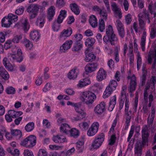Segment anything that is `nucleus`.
<instances>
[{
	"label": "nucleus",
	"mask_w": 156,
	"mask_h": 156,
	"mask_svg": "<svg viewBox=\"0 0 156 156\" xmlns=\"http://www.w3.org/2000/svg\"><path fill=\"white\" fill-rule=\"evenodd\" d=\"M138 20L140 28L141 30H144L141 38L140 45L143 51L145 50V45L147 36L146 32L145 31V22L147 20L148 23H150V17L148 11L146 9H144L143 11L138 15Z\"/></svg>",
	"instance_id": "nucleus-1"
},
{
	"label": "nucleus",
	"mask_w": 156,
	"mask_h": 156,
	"mask_svg": "<svg viewBox=\"0 0 156 156\" xmlns=\"http://www.w3.org/2000/svg\"><path fill=\"white\" fill-rule=\"evenodd\" d=\"M120 98L122 100H125L124 116L126 119L125 123L126 126H128L130 122L132 112L130 110L129 111V96L126 95L125 90H123L122 91Z\"/></svg>",
	"instance_id": "nucleus-2"
},
{
	"label": "nucleus",
	"mask_w": 156,
	"mask_h": 156,
	"mask_svg": "<svg viewBox=\"0 0 156 156\" xmlns=\"http://www.w3.org/2000/svg\"><path fill=\"white\" fill-rule=\"evenodd\" d=\"M106 35L105 36L103 40L104 42L107 44L109 41L111 45H114L115 42L118 41V38L113 30L112 26L109 25L106 30Z\"/></svg>",
	"instance_id": "nucleus-3"
},
{
	"label": "nucleus",
	"mask_w": 156,
	"mask_h": 156,
	"mask_svg": "<svg viewBox=\"0 0 156 156\" xmlns=\"http://www.w3.org/2000/svg\"><path fill=\"white\" fill-rule=\"evenodd\" d=\"M80 98L82 102L88 105L93 103L96 98V96L92 92L87 91L81 93Z\"/></svg>",
	"instance_id": "nucleus-4"
},
{
	"label": "nucleus",
	"mask_w": 156,
	"mask_h": 156,
	"mask_svg": "<svg viewBox=\"0 0 156 156\" xmlns=\"http://www.w3.org/2000/svg\"><path fill=\"white\" fill-rule=\"evenodd\" d=\"M36 143V138L34 135L27 137L21 142V145L26 147L30 148L35 146Z\"/></svg>",
	"instance_id": "nucleus-5"
},
{
	"label": "nucleus",
	"mask_w": 156,
	"mask_h": 156,
	"mask_svg": "<svg viewBox=\"0 0 156 156\" xmlns=\"http://www.w3.org/2000/svg\"><path fill=\"white\" fill-rule=\"evenodd\" d=\"M105 134L103 133L99 134L94 138L91 144L92 147L94 149L99 148L104 140Z\"/></svg>",
	"instance_id": "nucleus-6"
},
{
	"label": "nucleus",
	"mask_w": 156,
	"mask_h": 156,
	"mask_svg": "<svg viewBox=\"0 0 156 156\" xmlns=\"http://www.w3.org/2000/svg\"><path fill=\"white\" fill-rule=\"evenodd\" d=\"M128 73L127 78L130 80L129 91L130 92H132L135 90L136 87V78L134 74L131 75V70L129 69Z\"/></svg>",
	"instance_id": "nucleus-7"
},
{
	"label": "nucleus",
	"mask_w": 156,
	"mask_h": 156,
	"mask_svg": "<svg viewBox=\"0 0 156 156\" xmlns=\"http://www.w3.org/2000/svg\"><path fill=\"white\" fill-rule=\"evenodd\" d=\"M156 83L155 77L154 76H152L151 80L148 81L146 85V87L144 89V99L147 102L148 101V93L149 91V88L151 85H153V87L151 88L153 89Z\"/></svg>",
	"instance_id": "nucleus-8"
},
{
	"label": "nucleus",
	"mask_w": 156,
	"mask_h": 156,
	"mask_svg": "<svg viewBox=\"0 0 156 156\" xmlns=\"http://www.w3.org/2000/svg\"><path fill=\"white\" fill-rule=\"evenodd\" d=\"M75 110L77 114L76 116L74 118L75 120L80 121L85 117L86 114L82 109L81 104H76L75 106Z\"/></svg>",
	"instance_id": "nucleus-9"
},
{
	"label": "nucleus",
	"mask_w": 156,
	"mask_h": 156,
	"mask_svg": "<svg viewBox=\"0 0 156 156\" xmlns=\"http://www.w3.org/2000/svg\"><path fill=\"white\" fill-rule=\"evenodd\" d=\"M41 6L38 5L31 4L27 9V12L30 14V19H33L36 17L37 15L39 9Z\"/></svg>",
	"instance_id": "nucleus-10"
},
{
	"label": "nucleus",
	"mask_w": 156,
	"mask_h": 156,
	"mask_svg": "<svg viewBox=\"0 0 156 156\" xmlns=\"http://www.w3.org/2000/svg\"><path fill=\"white\" fill-rule=\"evenodd\" d=\"M99 127V124L98 122H94L92 124L87 132L89 136H92L96 134L98 132Z\"/></svg>",
	"instance_id": "nucleus-11"
},
{
	"label": "nucleus",
	"mask_w": 156,
	"mask_h": 156,
	"mask_svg": "<svg viewBox=\"0 0 156 156\" xmlns=\"http://www.w3.org/2000/svg\"><path fill=\"white\" fill-rule=\"evenodd\" d=\"M152 59L154 60L152 68H155L156 67V48H154L153 51L151 50L149 52L148 57L147 59L148 63L151 64Z\"/></svg>",
	"instance_id": "nucleus-12"
},
{
	"label": "nucleus",
	"mask_w": 156,
	"mask_h": 156,
	"mask_svg": "<svg viewBox=\"0 0 156 156\" xmlns=\"http://www.w3.org/2000/svg\"><path fill=\"white\" fill-rule=\"evenodd\" d=\"M141 132L142 139V145L143 146L147 145L148 143V137L149 135V134L147 126H144L142 128Z\"/></svg>",
	"instance_id": "nucleus-13"
},
{
	"label": "nucleus",
	"mask_w": 156,
	"mask_h": 156,
	"mask_svg": "<svg viewBox=\"0 0 156 156\" xmlns=\"http://www.w3.org/2000/svg\"><path fill=\"white\" fill-rule=\"evenodd\" d=\"M72 33V29L69 27L67 30H64L61 33L59 37V40L60 41H63L67 38L69 37Z\"/></svg>",
	"instance_id": "nucleus-14"
},
{
	"label": "nucleus",
	"mask_w": 156,
	"mask_h": 156,
	"mask_svg": "<svg viewBox=\"0 0 156 156\" xmlns=\"http://www.w3.org/2000/svg\"><path fill=\"white\" fill-rule=\"evenodd\" d=\"M105 103L104 102H101L95 107L94 112L97 115H101L105 111Z\"/></svg>",
	"instance_id": "nucleus-15"
},
{
	"label": "nucleus",
	"mask_w": 156,
	"mask_h": 156,
	"mask_svg": "<svg viewBox=\"0 0 156 156\" xmlns=\"http://www.w3.org/2000/svg\"><path fill=\"white\" fill-rule=\"evenodd\" d=\"M11 57L13 60L18 62H22L23 59V57L21 50L20 48L18 49L17 54H12Z\"/></svg>",
	"instance_id": "nucleus-16"
},
{
	"label": "nucleus",
	"mask_w": 156,
	"mask_h": 156,
	"mask_svg": "<svg viewBox=\"0 0 156 156\" xmlns=\"http://www.w3.org/2000/svg\"><path fill=\"white\" fill-rule=\"evenodd\" d=\"M53 140L56 143H62L67 142V140L63 135L58 134L54 136Z\"/></svg>",
	"instance_id": "nucleus-17"
},
{
	"label": "nucleus",
	"mask_w": 156,
	"mask_h": 156,
	"mask_svg": "<svg viewBox=\"0 0 156 156\" xmlns=\"http://www.w3.org/2000/svg\"><path fill=\"white\" fill-rule=\"evenodd\" d=\"M73 44V41L71 40L66 41L62 46H61L60 51L61 52H65L66 51L69 49L71 47Z\"/></svg>",
	"instance_id": "nucleus-18"
},
{
	"label": "nucleus",
	"mask_w": 156,
	"mask_h": 156,
	"mask_svg": "<svg viewBox=\"0 0 156 156\" xmlns=\"http://www.w3.org/2000/svg\"><path fill=\"white\" fill-rule=\"evenodd\" d=\"M106 72L104 69H100L97 73L96 78L98 81H101L106 79Z\"/></svg>",
	"instance_id": "nucleus-19"
},
{
	"label": "nucleus",
	"mask_w": 156,
	"mask_h": 156,
	"mask_svg": "<svg viewBox=\"0 0 156 156\" xmlns=\"http://www.w3.org/2000/svg\"><path fill=\"white\" fill-rule=\"evenodd\" d=\"M17 24L21 26L25 31H27L29 28L28 22L27 19H22Z\"/></svg>",
	"instance_id": "nucleus-20"
},
{
	"label": "nucleus",
	"mask_w": 156,
	"mask_h": 156,
	"mask_svg": "<svg viewBox=\"0 0 156 156\" xmlns=\"http://www.w3.org/2000/svg\"><path fill=\"white\" fill-rule=\"evenodd\" d=\"M91 83V81L90 79L88 77H86V78L81 79L77 85V86L79 87H82L84 86H87Z\"/></svg>",
	"instance_id": "nucleus-21"
},
{
	"label": "nucleus",
	"mask_w": 156,
	"mask_h": 156,
	"mask_svg": "<svg viewBox=\"0 0 156 156\" xmlns=\"http://www.w3.org/2000/svg\"><path fill=\"white\" fill-rule=\"evenodd\" d=\"M86 57L85 60L87 62H92L95 60L96 56L92 52H88V49L86 50L85 51Z\"/></svg>",
	"instance_id": "nucleus-22"
},
{
	"label": "nucleus",
	"mask_w": 156,
	"mask_h": 156,
	"mask_svg": "<svg viewBox=\"0 0 156 156\" xmlns=\"http://www.w3.org/2000/svg\"><path fill=\"white\" fill-rule=\"evenodd\" d=\"M79 70L77 69H72L68 73V77L71 80H74L77 76Z\"/></svg>",
	"instance_id": "nucleus-23"
},
{
	"label": "nucleus",
	"mask_w": 156,
	"mask_h": 156,
	"mask_svg": "<svg viewBox=\"0 0 156 156\" xmlns=\"http://www.w3.org/2000/svg\"><path fill=\"white\" fill-rule=\"evenodd\" d=\"M30 37L33 40L37 42L40 37L39 33L37 30H33L30 33Z\"/></svg>",
	"instance_id": "nucleus-24"
},
{
	"label": "nucleus",
	"mask_w": 156,
	"mask_h": 156,
	"mask_svg": "<svg viewBox=\"0 0 156 156\" xmlns=\"http://www.w3.org/2000/svg\"><path fill=\"white\" fill-rule=\"evenodd\" d=\"M70 8L72 11L76 15H79L80 11L79 7L76 3H71L70 4Z\"/></svg>",
	"instance_id": "nucleus-25"
},
{
	"label": "nucleus",
	"mask_w": 156,
	"mask_h": 156,
	"mask_svg": "<svg viewBox=\"0 0 156 156\" xmlns=\"http://www.w3.org/2000/svg\"><path fill=\"white\" fill-rule=\"evenodd\" d=\"M70 129V127L66 123H63L61 124L60 128L61 132H63L67 134H69Z\"/></svg>",
	"instance_id": "nucleus-26"
},
{
	"label": "nucleus",
	"mask_w": 156,
	"mask_h": 156,
	"mask_svg": "<svg viewBox=\"0 0 156 156\" xmlns=\"http://www.w3.org/2000/svg\"><path fill=\"white\" fill-rule=\"evenodd\" d=\"M55 8L53 6H51L48 9V18L49 21L53 19L55 12Z\"/></svg>",
	"instance_id": "nucleus-27"
},
{
	"label": "nucleus",
	"mask_w": 156,
	"mask_h": 156,
	"mask_svg": "<svg viewBox=\"0 0 156 156\" xmlns=\"http://www.w3.org/2000/svg\"><path fill=\"white\" fill-rule=\"evenodd\" d=\"M116 95H114L111 98L108 108V110L110 111H112L113 110L116 104Z\"/></svg>",
	"instance_id": "nucleus-28"
},
{
	"label": "nucleus",
	"mask_w": 156,
	"mask_h": 156,
	"mask_svg": "<svg viewBox=\"0 0 156 156\" xmlns=\"http://www.w3.org/2000/svg\"><path fill=\"white\" fill-rule=\"evenodd\" d=\"M89 21L90 25L93 27L95 28L97 26V20L95 16H91L90 17Z\"/></svg>",
	"instance_id": "nucleus-29"
},
{
	"label": "nucleus",
	"mask_w": 156,
	"mask_h": 156,
	"mask_svg": "<svg viewBox=\"0 0 156 156\" xmlns=\"http://www.w3.org/2000/svg\"><path fill=\"white\" fill-rule=\"evenodd\" d=\"M8 114L12 118H15L21 115L23 112L21 111L16 112L14 110H10L9 111Z\"/></svg>",
	"instance_id": "nucleus-30"
},
{
	"label": "nucleus",
	"mask_w": 156,
	"mask_h": 156,
	"mask_svg": "<svg viewBox=\"0 0 156 156\" xmlns=\"http://www.w3.org/2000/svg\"><path fill=\"white\" fill-rule=\"evenodd\" d=\"M11 24L12 23L8 17H5L2 19V27L8 28L10 27Z\"/></svg>",
	"instance_id": "nucleus-31"
},
{
	"label": "nucleus",
	"mask_w": 156,
	"mask_h": 156,
	"mask_svg": "<svg viewBox=\"0 0 156 156\" xmlns=\"http://www.w3.org/2000/svg\"><path fill=\"white\" fill-rule=\"evenodd\" d=\"M8 152L13 156H19L20 154L19 150L17 149H14L11 147L7 148Z\"/></svg>",
	"instance_id": "nucleus-32"
},
{
	"label": "nucleus",
	"mask_w": 156,
	"mask_h": 156,
	"mask_svg": "<svg viewBox=\"0 0 156 156\" xmlns=\"http://www.w3.org/2000/svg\"><path fill=\"white\" fill-rule=\"evenodd\" d=\"M84 142L83 140H79L76 143V149L78 151L79 153H80L83 152V145Z\"/></svg>",
	"instance_id": "nucleus-33"
},
{
	"label": "nucleus",
	"mask_w": 156,
	"mask_h": 156,
	"mask_svg": "<svg viewBox=\"0 0 156 156\" xmlns=\"http://www.w3.org/2000/svg\"><path fill=\"white\" fill-rule=\"evenodd\" d=\"M3 63L6 68H12L16 67L15 65H12L6 58H4L3 60Z\"/></svg>",
	"instance_id": "nucleus-34"
},
{
	"label": "nucleus",
	"mask_w": 156,
	"mask_h": 156,
	"mask_svg": "<svg viewBox=\"0 0 156 156\" xmlns=\"http://www.w3.org/2000/svg\"><path fill=\"white\" fill-rule=\"evenodd\" d=\"M0 76L4 79L7 80L9 78V75L5 69H0Z\"/></svg>",
	"instance_id": "nucleus-35"
},
{
	"label": "nucleus",
	"mask_w": 156,
	"mask_h": 156,
	"mask_svg": "<svg viewBox=\"0 0 156 156\" xmlns=\"http://www.w3.org/2000/svg\"><path fill=\"white\" fill-rule=\"evenodd\" d=\"M70 135L76 138L78 137L80 134L79 130L76 128H73L71 129H70L69 133Z\"/></svg>",
	"instance_id": "nucleus-36"
},
{
	"label": "nucleus",
	"mask_w": 156,
	"mask_h": 156,
	"mask_svg": "<svg viewBox=\"0 0 156 156\" xmlns=\"http://www.w3.org/2000/svg\"><path fill=\"white\" fill-rule=\"evenodd\" d=\"M95 39L93 37H90L87 38L85 42L86 46L90 48L93 45L95 42Z\"/></svg>",
	"instance_id": "nucleus-37"
},
{
	"label": "nucleus",
	"mask_w": 156,
	"mask_h": 156,
	"mask_svg": "<svg viewBox=\"0 0 156 156\" xmlns=\"http://www.w3.org/2000/svg\"><path fill=\"white\" fill-rule=\"evenodd\" d=\"M90 123L89 122H83L79 124V126L82 130H86L89 127Z\"/></svg>",
	"instance_id": "nucleus-38"
},
{
	"label": "nucleus",
	"mask_w": 156,
	"mask_h": 156,
	"mask_svg": "<svg viewBox=\"0 0 156 156\" xmlns=\"http://www.w3.org/2000/svg\"><path fill=\"white\" fill-rule=\"evenodd\" d=\"M118 85V83L116 81L113 80H110L107 87L111 88L112 90H115Z\"/></svg>",
	"instance_id": "nucleus-39"
},
{
	"label": "nucleus",
	"mask_w": 156,
	"mask_h": 156,
	"mask_svg": "<svg viewBox=\"0 0 156 156\" xmlns=\"http://www.w3.org/2000/svg\"><path fill=\"white\" fill-rule=\"evenodd\" d=\"M83 36L80 34H76L74 35L73 37L72 38V39L74 41L75 43L80 42L82 43L81 40L83 38Z\"/></svg>",
	"instance_id": "nucleus-40"
},
{
	"label": "nucleus",
	"mask_w": 156,
	"mask_h": 156,
	"mask_svg": "<svg viewBox=\"0 0 156 156\" xmlns=\"http://www.w3.org/2000/svg\"><path fill=\"white\" fill-rule=\"evenodd\" d=\"M82 43H75L74 45L72 48V51L75 52H78L82 48Z\"/></svg>",
	"instance_id": "nucleus-41"
},
{
	"label": "nucleus",
	"mask_w": 156,
	"mask_h": 156,
	"mask_svg": "<svg viewBox=\"0 0 156 156\" xmlns=\"http://www.w3.org/2000/svg\"><path fill=\"white\" fill-rule=\"evenodd\" d=\"M113 91L107 87L103 94V98H106L109 97Z\"/></svg>",
	"instance_id": "nucleus-42"
},
{
	"label": "nucleus",
	"mask_w": 156,
	"mask_h": 156,
	"mask_svg": "<svg viewBox=\"0 0 156 156\" xmlns=\"http://www.w3.org/2000/svg\"><path fill=\"white\" fill-rule=\"evenodd\" d=\"M105 29V26L104 21L103 19H101L99 20L98 29L101 32L104 31Z\"/></svg>",
	"instance_id": "nucleus-43"
},
{
	"label": "nucleus",
	"mask_w": 156,
	"mask_h": 156,
	"mask_svg": "<svg viewBox=\"0 0 156 156\" xmlns=\"http://www.w3.org/2000/svg\"><path fill=\"white\" fill-rule=\"evenodd\" d=\"M117 119H115L112 125V126L109 132V134H115V128L117 123Z\"/></svg>",
	"instance_id": "nucleus-44"
},
{
	"label": "nucleus",
	"mask_w": 156,
	"mask_h": 156,
	"mask_svg": "<svg viewBox=\"0 0 156 156\" xmlns=\"http://www.w3.org/2000/svg\"><path fill=\"white\" fill-rule=\"evenodd\" d=\"M95 71V69H85L83 73V77H88L91 76V73Z\"/></svg>",
	"instance_id": "nucleus-45"
},
{
	"label": "nucleus",
	"mask_w": 156,
	"mask_h": 156,
	"mask_svg": "<svg viewBox=\"0 0 156 156\" xmlns=\"http://www.w3.org/2000/svg\"><path fill=\"white\" fill-rule=\"evenodd\" d=\"M23 43L25 47L28 50H31L33 46V44L27 39H25L23 41Z\"/></svg>",
	"instance_id": "nucleus-46"
},
{
	"label": "nucleus",
	"mask_w": 156,
	"mask_h": 156,
	"mask_svg": "<svg viewBox=\"0 0 156 156\" xmlns=\"http://www.w3.org/2000/svg\"><path fill=\"white\" fill-rule=\"evenodd\" d=\"M66 2L65 0H57L56 2V6L58 8H62L64 7Z\"/></svg>",
	"instance_id": "nucleus-47"
},
{
	"label": "nucleus",
	"mask_w": 156,
	"mask_h": 156,
	"mask_svg": "<svg viewBox=\"0 0 156 156\" xmlns=\"http://www.w3.org/2000/svg\"><path fill=\"white\" fill-rule=\"evenodd\" d=\"M44 19L43 17H40L37 18L36 22V24L37 26L40 28H42L44 26Z\"/></svg>",
	"instance_id": "nucleus-48"
},
{
	"label": "nucleus",
	"mask_w": 156,
	"mask_h": 156,
	"mask_svg": "<svg viewBox=\"0 0 156 156\" xmlns=\"http://www.w3.org/2000/svg\"><path fill=\"white\" fill-rule=\"evenodd\" d=\"M7 17L12 24L18 20V16L12 14H9Z\"/></svg>",
	"instance_id": "nucleus-49"
},
{
	"label": "nucleus",
	"mask_w": 156,
	"mask_h": 156,
	"mask_svg": "<svg viewBox=\"0 0 156 156\" xmlns=\"http://www.w3.org/2000/svg\"><path fill=\"white\" fill-rule=\"evenodd\" d=\"M34 123L33 122H30L28 123L25 126V129L27 132L31 131L34 129Z\"/></svg>",
	"instance_id": "nucleus-50"
},
{
	"label": "nucleus",
	"mask_w": 156,
	"mask_h": 156,
	"mask_svg": "<svg viewBox=\"0 0 156 156\" xmlns=\"http://www.w3.org/2000/svg\"><path fill=\"white\" fill-rule=\"evenodd\" d=\"M155 6L154 9H152L151 4H150L148 6V10L151 14L154 15V17L156 16V2L155 4Z\"/></svg>",
	"instance_id": "nucleus-51"
},
{
	"label": "nucleus",
	"mask_w": 156,
	"mask_h": 156,
	"mask_svg": "<svg viewBox=\"0 0 156 156\" xmlns=\"http://www.w3.org/2000/svg\"><path fill=\"white\" fill-rule=\"evenodd\" d=\"M99 14L101 18H102L103 19L105 20H107L108 16V13L104 7L102 9Z\"/></svg>",
	"instance_id": "nucleus-52"
},
{
	"label": "nucleus",
	"mask_w": 156,
	"mask_h": 156,
	"mask_svg": "<svg viewBox=\"0 0 156 156\" xmlns=\"http://www.w3.org/2000/svg\"><path fill=\"white\" fill-rule=\"evenodd\" d=\"M5 91L8 94H13L16 92V90L12 87H9L5 89Z\"/></svg>",
	"instance_id": "nucleus-53"
},
{
	"label": "nucleus",
	"mask_w": 156,
	"mask_h": 156,
	"mask_svg": "<svg viewBox=\"0 0 156 156\" xmlns=\"http://www.w3.org/2000/svg\"><path fill=\"white\" fill-rule=\"evenodd\" d=\"M114 57L115 61L118 62L119 61V48L118 47H116L114 49Z\"/></svg>",
	"instance_id": "nucleus-54"
},
{
	"label": "nucleus",
	"mask_w": 156,
	"mask_h": 156,
	"mask_svg": "<svg viewBox=\"0 0 156 156\" xmlns=\"http://www.w3.org/2000/svg\"><path fill=\"white\" fill-rule=\"evenodd\" d=\"M49 148L51 150H62L63 148V147L61 146L51 144L49 146Z\"/></svg>",
	"instance_id": "nucleus-55"
},
{
	"label": "nucleus",
	"mask_w": 156,
	"mask_h": 156,
	"mask_svg": "<svg viewBox=\"0 0 156 156\" xmlns=\"http://www.w3.org/2000/svg\"><path fill=\"white\" fill-rule=\"evenodd\" d=\"M11 133L13 136H19V137L21 135V133L20 130L17 129H11Z\"/></svg>",
	"instance_id": "nucleus-56"
},
{
	"label": "nucleus",
	"mask_w": 156,
	"mask_h": 156,
	"mask_svg": "<svg viewBox=\"0 0 156 156\" xmlns=\"http://www.w3.org/2000/svg\"><path fill=\"white\" fill-rule=\"evenodd\" d=\"M48 153L46 150L44 149H40L39 150L38 156H48Z\"/></svg>",
	"instance_id": "nucleus-57"
},
{
	"label": "nucleus",
	"mask_w": 156,
	"mask_h": 156,
	"mask_svg": "<svg viewBox=\"0 0 156 156\" xmlns=\"http://www.w3.org/2000/svg\"><path fill=\"white\" fill-rule=\"evenodd\" d=\"M135 155H141L142 149L140 146L138 145L135 146Z\"/></svg>",
	"instance_id": "nucleus-58"
},
{
	"label": "nucleus",
	"mask_w": 156,
	"mask_h": 156,
	"mask_svg": "<svg viewBox=\"0 0 156 156\" xmlns=\"http://www.w3.org/2000/svg\"><path fill=\"white\" fill-rule=\"evenodd\" d=\"M60 26V23H58L55 21H54L52 25V28L54 31H58V30Z\"/></svg>",
	"instance_id": "nucleus-59"
},
{
	"label": "nucleus",
	"mask_w": 156,
	"mask_h": 156,
	"mask_svg": "<svg viewBox=\"0 0 156 156\" xmlns=\"http://www.w3.org/2000/svg\"><path fill=\"white\" fill-rule=\"evenodd\" d=\"M115 16L119 19H121L122 16V13L121 11V9L113 12Z\"/></svg>",
	"instance_id": "nucleus-60"
},
{
	"label": "nucleus",
	"mask_w": 156,
	"mask_h": 156,
	"mask_svg": "<svg viewBox=\"0 0 156 156\" xmlns=\"http://www.w3.org/2000/svg\"><path fill=\"white\" fill-rule=\"evenodd\" d=\"M116 25L118 30L124 29L122 24L119 20H116Z\"/></svg>",
	"instance_id": "nucleus-61"
},
{
	"label": "nucleus",
	"mask_w": 156,
	"mask_h": 156,
	"mask_svg": "<svg viewBox=\"0 0 156 156\" xmlns=\"http://www.w3.org/2000/svg\"><path fill=\"white\" fill-rule=\"evenodd\" d=\"M132 20V17L131 15L129 13L125 16V21L127 25L130 24Z\"/></svg>",
	"instance_id": "nucleus-62"
},
{
	"label": "nucleus",
	"mask_w": 156,
	"mask_h": 156,
	"mask_svg": "<svg viewBox=\"0 0 156 156\" xmlns=\"http://www.w3.org/2000/svg\"><path fill=\"white\" fill-rule=\"evenodd\" d=\"M111 138L109 140V144L110 145H113L115 141L116 137L115 134H110Z\"/></svg>",
	"instance_id": "nucleus-63"
},
{
	"label": "nucleus",
	"mask_w": 156,
	"mask_h": 156,
	"mask_svg": "<svg viewBox=\"0 0 156 156\" xmlns=\"http://www.w3.org/2000/svg\"><path fill=\"white\" fill-rule=\"evenodd\" d=\"M24 8L23 7L21 6L15 11V13L18 15L22 14L24 12Z\"/></svg>",
	"instance_id": "nucleus-64"
}]
</instances>
